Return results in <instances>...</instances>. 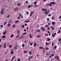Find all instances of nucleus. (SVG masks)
Segmentation results:
<instances>
[{
  "mask_svg": "<svg viewBox=\"0 0 61 61\" xmlns=\"http://www.w3.org/2000/svg\"><path fill=\"white\" fill-rule=\"evenodd\" d=\"M50 10H47V12L46 11L45 12V14H46V15H47L48 13H49Z\"/></svg>",
  "mask_w": 61,
  "mask_h": 61,
  "instance_id": "nucleus-1",
  "label": "nucleus"
},
{
  "mask_svg": "<svg viewBox=\"0 0 61 61\" xmlns=\"http://www.w3.org/2000/svg\"><path fill=\"white\" fill-rule=\"evenodd\" d=\"M50 4L51 5H55L56 4V2L55 1L51 2L50 3Z\"/></svg>",
  "mask_w": 61,
  "mask_h": 61,
  "instance_id": "nucleus-2",
  "label": "nucleus"
},
{
  "mask_svg": "<svg viewBox=\"0 0 61 61\" xmlns=\"http://www.w3.org/2000/svg\"><path fill=\"white\" fill-rule=\"evenodd\" d=\"M56 58L57 60H59V56H58L57 55L56 56H55L54 57L55 59H56Z\"/></svg>",
  "mask_w": 61,
  "mask_h": 61,
  "instance_id": "nucleus-3",
  "label": "nucleus"
},
{
  "mask_svg": "<svg viewBox=\"0 0 61 61\" xmlns=\"http://www.w3.org/2000/svg\"><path fill=\"white\" fill-rule=\"evenodd\" d=\"M35 12L34 11H31V12L30 15V17H31L32 15H33V13H34Z\"/></svg>",
  "mask_w": 61,
  "mask_h": 61,
  "instance_id": "nucleus-4",
  "label": "nucleus"
},
{
  "mask_svg": "<svg viewBox=\"0 0 61 61\" xmlns=\"http://www.w3.org/2000/svg\"><path fill=\"white\" fill-rule=\"evenodd\" d=\"M6 43H5L4 45L3 46V47L4 48H6Z\"/></svg>",
  "mask_w": 61,
  "mask_h": 61,
  "instance_id": "nucleus-5",
  "label": "nucleus"
},
{
  "mask_svg": "<svg viewBox=\"0 0 61 61\" xmlns=\"http://www.w3.org/2000/svg\"><path fill=\"white\" fill-rule=\"evenodd\" d=\"M13 49H11L10 50V51H11L10 53L11 54H14V52L13 51Z\"/></svg>",
  "mask_w": 61,
  "mask_h": 61,
  "instance_id": "nucleus-6",
  "label": "nucleus"
},
{
  "mask_svg": "<svg viewBox=\"0 0 61 61\" xmlns=\"http://www.w3.org/2000/svg\"><path fill=\"white\" fill-rule=\"evenodd\" d=\"M41 29H42V31H44L45 30V29L44 28H43V27H42L41 28Z\"/></svg>",
  "mask_w": 61,
  "mask_h": 61,
  "instance_id": "nucleus-7",
  "label": "nucleus"
},
{
  "mask_svg": "<svg viewBox=\"0 0 61 61\" xmlns=\"http://www.w3.org/2000/svg\"><path fill=\"white\" fill-rule=\"evenodd\" d=\"M24 36H22L19 37V39H22V38H24Z\"/></svg>",
  "mask_w": 61,
  "mask_h": 61,
  "instance_id": "nucleus-8",
  "label": "nucleus"
},
{
  "mask_svg": "<svg viewBox=\"0 0 61 61\" xmlns=\"http://www.w3.org/2000/svg\"><path fill=\"white\" fill-rule=\"evenodd\" d=\"M29 36L30 37V38H32V36H31V34H29Z\"/></svg>",
  "mask_w": 61,
  "mask_h": 61,
  "instance_id": "nucleus-9",
  "label": "nucleus"
},
{
  "mask_svg": "<svg viewBox=\"0 0 61 61\" xmlns=\"http://www.w3.org/2000/svg\"><path fill=\"white\" fill-rule=\"evenodd\" d=\"M18 9V7H17L16 8H15L14 10V11H15V10H17Z\"/></svg>",
  "mask_w": 61,
  "mask_h": 61,
  "instance_id": "nucleus-10",
  "label": "nucleus"
},
{
  "mask_svg": "<svg viewBox=\"0 0 61 61\" xmlns=\"http://www.w3.org/2000/svg\"><path fill=\"white\" fill-rule=\"evenodd\" d=\"M37 2V0H36L35 2H34V5H36Z\"/></svg>",
  "mask_w": 61,
  "mask_h": 61,
  "instance_id": "nucleus-11",
  "label": "nucleus"
},
{
  "mask_svg": "<svg viewBox=\"0 0 61 61\" xmlns=\"http://www.w3.org/2000/svg\"><path fill=\"white\" fill-rule=\"evenodd\" d=\"M50 40H51V39H50L49 38H47V41H50Z\"/></svg>",
  "mask_w": 61,
  "mask_h": 61,
  "instance_id": "nucleus-12",
  "label": "nucleus"
},
{
  "mask_svg": "<svg viewBox=\"0 0 61 61\" xmlns=\"http://www.w3.org/2000/svg\"><path fill=\"white\" fill-rule=\"evenodd\" d=\"M17 46L16 45L14 47V49H16L17 48L16 47H17Z\"/></svg>",
  "mask_w": 61,
  "mask_h": 61,
  "instance_id": "nucleus-13",
  "label": "nucleus"
},
{
  "mask_svg": "<svg viewBox=\"0 0 61 61\" xmlns=\"http://www.w3.org/2000/svg\"><path fill=\"white\" fill-rule=\"evenodd\" d=\"M6 37V36H3L1 37V38H5Z\"/></svg>",
  "mask_w": 61,
  "mask_h": 61,
  "instance_id": "nucleus-14",
  "label": "nucleus"
},
{
  "mask_svg": "<svg viewBox=\"0 0 61 61\" xmlns=\"http://www.w3.org/2000/svg\"><path fill=\"white\" fill-rule=\"evenodd\" d=\"M36 42H34V46L35 47L36 46Z\"/></svg>",
  "mask_w": 61,
  "mask_h": 61,
  "instance_id": "nucleus-15",
  "label": "nucleus"
},
{
  "mask_svg": "<svg viewBox=\"0 0 61 61\" xmlns=\"http://www.w3.org/2000/svg\"><path fill=\"white\" fill-rule=\"evenodd\" d=\"M33 6V5H29V6H28L27 7H28V8H29L30 7H31V6Z\"/></svg>",
  "mask_w": 61,
  "mask_h": 61,
  "instance_id": "nucleus-16",
  "label": "nucleus"
},
{
  "mask_svg": "<svg viewBox=\"0 0 61 61\" xmlns=\"http://www.w3.org/2000/svg\"><path fill=\"white\" fill-rule=\"evenodd\" d=\"M46 5H49L50 6H52V5L51 4H46Z\"/></svg>",
  "mask_w": 61,
  "mask_h": 61,
  "instance_id": "nucleus-17",
  "label": "nucleus"
},
{
  "mask_svg": "<svg viewBox=\"0 0 61 61\" xmlns=\"http://www.w3.org/2000/svg\"><path fill=\"white\" fill-rule=\"evenodd\" d=\"M12 27L13 28H15V25H12Z\"/></svg>",
  "mask_w": 61,
  "mask_h": 61,
  "instance_id": "nucleus-18",
  "label": "nucleus"
},
{
  "mask_svg": "<svg viewBox=\"0 0 61 61\" xmlns=\"http://www.w3.org/2000/svg\"><path fill=\"white\" fill-rule=\"evenodd\" d=\"M39 49H43L44 47H42V46L39 47Z\"/></svg>",
  "mask_w": 61,
  "mask_h": 61,
  "instance_id": "nucleus-19",
  "label": "nucleus"
},
{
  "mask_svg": "<svg viewBox=\"0 0 61 61\" xmlns=\"http://www.w3.org/2000/svg\"><path fill=\"white\" fill-rule=\"evenodd\" d=\"M19 21L15 20V23H19Z\"/></svg>",
  "mask_w": 61,
  "mask_h": 61,
  "instance_id": "nucleus-20",
  "label": "nucleus"
},
{
  "mask_svg": "<svg viewBox=\"0 0 61 61\" xmlns=\"http://www.w3.org/2000/svg\"><path fill=\"white\" fill-rule=\"evenodd\" d=\"M36 31L37 32H40V30H37Z\"/></svg>",
  "mask_w": 61,
  "mask_h": 61,
  "instance_id": "nucleus-21",
  "label": "nucleus"
},
{
  "mask_svg": "<svg viewBox=\"0 0 61 61\" xmlns=\"http://www.w3.org/2000/svg\"><path fill=\"white\" fill-rule=\"evenodd\" d=\"M55 35H54V33H52V37H55Z\"/></svg>",
  "mask_w": 61,
  "mask_h": 61,
  "instance_id": "nucleus-22",
  "label": "nucleus"
},
{
  "mask_svg": "<svg viewBox=\"0 0 61 61\" xmlns=\"http://www.w3.org/2000/svg\"><path fill=\"white\" fill-rule=\"evenodd\" d=\"M47 20L48 21V22L50 20V19L49 18H47Z\"/></svg>",
  "mask_w": 61,
  "mask_h": 61,
  "instance_id": "nucleus-23",
  "label": "nucleus"
},
{
  "mask_svg": "<svg viewBox=\"0 0 61 61\" xmlns=\"http://www.w3.org/2000/svg\"><path fill=\"white\" fill-rule=\"evenodd\" d=\"M37 38H40V36L39 35H38L37 36Z\"/></svg>",
  "mask_w": 61,
  "mask_h": 61,
  "instance_id": "nucleus-24",
  "label": "nucleus"
},
{
  "mask_svg": "<svg viewBox=\"0 0 61 61\" xmlns=\"http://www.w3.org/2000/svg\"><path fill=\"white\" fill-rule=\"evenodd\" d=\"M29 53L30 55H32V53H31V52L30 51H29Z\"/></svg>",
  "mask_w": 61,
  "mask_h": 61,
  "instance_id": "nucleus-25",
  "label": "nucleus"
},
{
  "mask_svg": "<svg viewBox=\"0 0 61 61\" xmlns=\"http://www.w3.org/2000/svg\"><path fill=\"white\" fill-rule=\"evenodd\" d=\"M14 36V35H13V34L12 35H11V37L12 38V37H13Z\"/></svg>",
  "mask_w": 61,
  "mask_h": 61,
  "instance_id": "nucleus-26",
  "label": "nucleus"
},
{
  "mask_svg": "<svg viewBox=\"0 0 61 61\" xmlns=\"http://www.w3.org/2000/svg\"><path fill=\"white\" fill-rule=\"evenodd\" d=\"M7 23V22H5L4 23V26H5V25H6V24Z\"/></svg>",
  "mask_w": 61,
  "mask_h": 61,
  "instance_id": "nucleus-27",
  "label": "nucleus"
},
{
  "mask_svg": "<svg viewBox=\"0 0 61 61\" xmlns=\"http://www.w3.org/2000/svg\"><path fill=\"white\" fill-rule=\"evenodd\" d=\"M4 13V11H2V12H1L0 13L2 14V15L3 14V13Z\"/></svg>",
  "mask_w": 61,
  "mask_h": 61,
  "instance_id": "nucleus-28",
  "label": "nucleus"
},
{
  "mask_svg": "<svg viewBox=\"0 0 61 61\" xmlns=\"http://www.w3.org/2000/svg\"><path fill=\"white\" fill-rule=\"evenodd\" d=\"M0 28H3V25H0Z\"/></svg>",
  "mask_w": 61,
  "mask_h": 61,
  "instance_id": "nucleus-29",
  "label": "nucleus"
},
{
  "mask_svg": "<svg viewBox=\"0 0 61 61\" xmlns=\"http://www.w3.org/2000/svg\"><path fill=\"white\" fill-rule=\"evenodd\" d=\"M19 16H20V17H21V16H22V15H21V14L20 13L19 14Z\"/></svg>",
  "mask_w": 61,
  "mask_h": 61,
  "instance_id": "nucleus-30",
  "label": "nucleus"
},
{
  "mask_svg": "<svg viewBox=\"0 0 61 61\" xmlns=\"http://www.w3.org/2000/svg\"><path fill=\"white\" fill-rule=\"evenodd\" d=\"M51 29H52V30H54V29H55V28H54V27H51Z\"/></svg>",
  "mask_w": 61,
  "mask_h": 61,
  "instance_id": "nucleus-31",
  "label": "nucleus"
},
{
  "mask_svg": "<svg viewBox=\"0 0 61 61\" xmlns=\"http://www.w3.org/2000/svg\"><path fill=\"white\" fill-rule=\"evenodd\" d=\"M21 60L20 58H19L18 59L17 61H20Z\"/></svg>",
  "mask_w": 61,
  "mask_h": 61,
  "instance_id": "nucleus-32",
  "label": "nucleus"
},
{
  "mask_svg": "<svg viewBox=\"0 0 61 61\" xmlns=\"http://www.w3.org/2000/svg\"><path fill=\"white\" fill-rule=\"evenodd\" d=\"M45 45H48V43H47V42H46L45 43Z\"/></svg>",
  "mask_w": 61,
  "mask_h": 61,
  "instance_id": "nucleus-33",
  "label": "nucleus"
},
{
  "mask_svg": "<svg viewBox=\"0 0 61 61\" xmlns=\"http://www.w3.org/2000/svg\"><path fill=\"white\" fill-rule=\"evenodd\" d=\"M60 32H61V31H60V30H58V33H60Z\"/></svg>",
  "mask_w": 61,
  "mask_h": 61,
  "instance_id": "nucleus-34",
  "label": "nucleus"
},
{
  "mask_svg": "<svg viewBox=\"0 0 61 61\" xmlns=\"http://www.w3.org/2000/svg\"><path fill=\"white\" fill-rule=\"evenodd\" d=\"M33 58V56H31V57H30L29 58V59H30V58Z\"/></svg>",
  "mask_w": 61,
  "mask_h": 61,
  "instance_id": "nucleus-35",
  "label": "nucleus"
},
{
  "mask_svg": "<svg viewBox=\"0 0 61 61\" xmlns=\"http://www.w3.org/2000/svg\"><path fill=\"white\" fill-rule=\"evenodd\" d=\"M20 5V3H19L18 4H17L18 6H19Z\"/></svg>",
  "mask_w": 61,
  "mask_h": 61,
  "instance_id": "nucleus-36",
  "label": "nucleus"
},
{
  "mask_svg": "<svg viewBox=\"0 0 61 61\" xmlns=\"http://www.w3.org/2000/svg\"><path fill=\"white\" fill-rule=\"evenodd\" d=\"M22 47H24L25 45H24V44H22Z\"/></svg>",
  "mask_w": 61,
  "mask_h": 61,
  "instance_id": "nucleus-37",
  "label": "nucleus"
},
{
  "mask_svg": "<svg viewBox=\"0 0 61 61\" xmlns=\"http://www.w3.org/2000/svg\"><path fill=\"white\" fill-rule=\"evenodd\" d=\"M45 36H48V34H45Z\"/></svg>",
  "mask_w": 61,
  "mask_h": 61,
  "instance_id": "nucleus-38",
  "label": "nucleus"
},
{
  "mask_svg": "<svg viewBox=\"0 0 61 61\" xmlns=\"http://www.w3.org/2000/svg\"><path fill=\"white\" fill-rule=\"evenodd\" d=\"M41 10L42 11H44V9L43 8H42L41 9Z\"/></svg>",
  "mask_w": 61,
  "mask_h": 61,
  "instance_id": "nucleus-39",
  "label": "nucleus"
},
{
  "mask_svg": "<svg viewBox=\"0 0 61 61\" xmlns=\"http://www.w3.org/2000/svg\"><path fill=\"white\" fill-rule=\"evenodd\" d=\"M17 33L18 34H20V31H17Z\"/></svg>",
  "mask_w": 61,
  "mask_h": 61,
  "instance_id": "nucleus-40",
  "label": "nucleus"
},
{
  "mask_svg": "<svg viewBox=\"0 0 61 61\" xmlns=\"http://www.w3.org/2000/svg\"><path fill=\"white\" fill-rule=\"evenodd\" d=\"M56 47H57V46H55L54 47V48L55 49H56Z\"/></svg>",
  "mask_w": 61,
  "mask_h": 61,
  "instance_id": "nucleus-41",
  "label": "nucleus"
},
{
  "mask_svg": "<svg viewBox=\"0 0 61 61\" xmlns=\"http://www.w3.org/2000/svg\"><path fill=\"white\" fill-rule=\"evenodd\" d=\"M19 35H18L16 37V38H18V37H19Z\"/></svg>",
  "mask_w": 61,
  "mask_h": 61,
  "instance_id": "nucleus-42",
  "label": "nucleus"
},
{
  "mask_svg": "<svg viewBox=\"0 0 61 61\" xmlns=\"http://www.w3.org/2000/svg\"><path fill=\"white\" fill-rule=\"evenodd\" d=\"M52 25H54L55 24V22H52Z\"/></svg>",
  "mask_w": 61,
  "mask_h": 61,
  "instance_id": "nucleus-43",
  "label": "nucleus"
},
{
  "mask_svg": "<svg viewBox=\"0 0 61 61\" xmlns=\"http://www.w3.org/2000/svg\"><path fill=\"white\" fill-rule=\"evenodd\" d=\"M38 6V5H34V7H37V6Z\"/></svg>",
  "mask_w": 61,
  "mask_h": 61,
  "instance_id": "nucleus-44",
  "label": "nucleus"
},
{
  "mask_svg": "<svg viewBox=\"0 0 61 61\" xmlns=\"http://www.w3.org/2000/svg\"><path fill=\"white\" fill-rule=\"evenodd\" d=\"M21 27H23V28H24V27H25V25H23L21 26Z\"/></svg>",
  "mask_w": 61,
  "mask_h": 61,
  "instance_id": "nucleus-45",
  "label": "nucleus"
},
{
  "mask_svg": "<svg viewBox=\"0 0 61 61\" xmlns=\"http://www.w3.org/2000/svg\"><path fill=\"white\" fill-rule=\"evenodd\" d=\"M46 50H49V49L47 47L46 48Z\"/></svg>",
  "mask_w": 61,
  "mask_h": 61,
  "instance_id": "nucleus-46",
  "label": "nucleus"
},
{
  "mask_svg": "<svg viewBox=\"0 0 61 61\" xmlns=\"http://www.w3.org/2000/svg\"><path fill=\"white\" fill-rule=\"evenodd\" d=\"M48 16H51V15L49 14L48 15Z\"/></svg>",
  "mask_w": 61,
  "mask_h": 61,
  "instance_id": "nucleus-47",
  "label": "nucleus"
},
{
  "mask_svg": "<svg viewBox=\"0 0 61 61\" xmlns=\"http://www.w3.org/2000/svg\"><path fill=\"white\" fill-rule=\"evenodd\" d=\"M48 26V25H46L45 26V27H47Z\"/></svg>",
  "mask_w": 61,
  "mask_h": 61,
  "instance_id": "nucleus-48",
  "label": "nucleus"
},
{
  "mask_svg": "<svg viewBox=\"0 0 61 61\" xmlns=\"http://www.w3.org/2000/svg\"><path fill=\"white\" fill-rule=\"evenodd\" d=\"M32 45H33V43H30V46H32Z\"/></svg>",
  "mask_w": 61,
  "mask_h": 61,
  "instance_id": "nucleus-49",
  "label": "nucleus"
},
{
  "mask_svg": "<svg viewBox=\"0 0 61 61\" xmlns=\"http://www.w3.org/2000/svg\"><path fill=\"white\" fill-rule=\"evenodd\" d=\"M61 40V38H60L58 40V41L59 42Z\"/></svg>",
  "mask_w": 61,
  "mask_h": 61,
  "instance_id": "nucleus-50",
  "label": "nucleus"
},
{
  "mask_svg": "<svg viewBox=\"0 0 61 61\" xmlns=\"http://www.w3.org/2000/svg\"><path fill=\"white\" fill-rule=\"evenodd\" d=\"M3 35H5V32H4L3 33Z\"/></svg>",
  "mask_w": 61,
  "mask_h": 61,
  "instance_id": "nucleus-51",
  "label": "nucleus"
},
{
  "mask_svg": "<svg viewBox=\"0 0 61 61\" xmlns=\"http://www.w3.org/2000/svg\"><path fill=\"white\" fill-rule=\"evenodd\" d=\"M8 26H9V27L10 26V24H8Z\"/></svg>",
  "mask_w": 61,
  "mask_h": 61,
  "instance_id": "nucleus-52",
  "label": "nucleus"
},
{
  "mask_svg": "<svg viewBox=\"0 0 61 61\" xmlns=\"http://www.w3.org/2000/svg\"><path fill=\"white\" fill-rule=\"evenodd\" d=\"M26 4H28V1H26Z\"/></svg>",
  "mask_w": 61,
  "mask_h": 61,
  "instance_id": "nucleus-53",
  "label": "nucleus"
},
{
  "mask_svg": "<svg viewBox=\"0 0 61 61\" xmlns=\"http://www.w3.org/2000/svg\"><path fill=\"white\" fill-rule=\"evenodd\" d=\"M46 55H47V56H48V55H49V54L48 53H46Z\"/></svg>",
  "mask_w": 61,
  "mask_h": 61,
  "instance_id": "nucleus-54",
  "label": "nucleus"
},
{
  "mask_svg": "<svg viewBox=\"0 0 61 61\" xmlns=\"http://www.w3.org/2000/svg\"><path fill=\"white\" fill-rule=\"evenodd\" d=\"M59 19H60V18H61V16L59 17Z\"/></svg>",
  "mask_w": 61,
  "mask_h": 61,
  "instance_id": "nucleus-55",
  "label": "nucleus"
},
{
  "mask_svg": "<svg viewBox=\"0 0 61 61\" xmlns=\"http://www.w3.org/2000/svg\"><path fill=\"white\" fill-rule=\"evenodd\" d=\"M25 26H26V25H27V24H25Z\"/></svg>",
  "mask_w": 61,
  "mask_h": 61,
  "instance_id": "nucleus-56",
  "label": "nucleus"
},
{
  "mask_svg": "<svg viewBox=\"0 0 61 61\" xmlns=\"http://www.w3.org/2000/svg\"><path fill=\"white\" fill-rule=\"evenodd\" d=\"M26 14L27 15H28V11H26Z\"/></svg>",
  "mask_w": 61,
  "mask_h": 61,
  "instance_id": "nucleus-57",
  "label": "nucleus"
},
{
  "mask_svg": "<svg viewBox=\"0 0 61 61\" xmlns=\"http://www.w3.org/2000/svg\"><path fill=\"white\" fill-rule=\"evenodd\" d=\"M47 9H44V11H46Z\"/></svg>",
  "mask_w": 61,
  "mask_h": 61,
  "instance_id": "nucleus-58",
  "label": "nucleus"
},
{
  "mask_svg": "<svg viewBox=\"0 0 61 61\" xmlns=\"http://www.w3.org/2000/svg\"><path fill=\"white\" fill-rule=\"evenodd\" d=\"M47 33H49V34H50V32H49V31H48L47 32Z\"/></svg>",
  "mask_w": 61,
  "mask_h": 61,
  "instance_id": "nucleus-59",
  "label": "nucleus"
},
{
  "mask_svg": "<svg viewBox=\"0 0 61 61\" xmlns=\"http://www.w3.org/2000/svg\"><path fill=\"white\" fill-rule=\"evenodd\" d=\"M52 46H54V44H53V42H52Z\"/></svg>",
  "mask_w": 61,
  "mask_h": 61,
  "instance_id": "nucleus-60",
  "label": "nucleus"
},
{
  "mask_svg": "<svg viewBox=\"0 0 61 61\" xmlns=\"http://www.w3.org/2000/svg\"><path fill=\"white\" fill-rule=\"evenodd\" d=\"M24 32H26V30H25V29H24Z\"/></svg>",
  "mask_w": 61,
  "mask_h": 61,
  "instance_id": "nucleus-61",
  "label": "nucleus"
},
{
  "mask_svg": "<svg viewBox=\"0 0 61 61\" xmlns=\"http://www.w3.org/2000/svg\"><path fill=\"white\" fill-rule=\"evenodd\" d=\"M12 47V46L11 45H10L9 46V48H10V47Z\"/></svg>",
  "mask_w": 61,
  "mask_h": 61,
  "instance_id": "nucleus-62",
  "label": "nucleus"
},
{
  "mask_svg": "<svg viewBox=\"0 0 61 61\" xmlns=\"http://www.w3.org/2000/svg\"><path fill=\"white\" fill-rule=\"evenodd\" d=\"M10 16V15H8L7 16V18H8V17H9Z\"/></svg>",
  "mask_w": 61,
  "mask_h": 61,
  "instance_id": "nucleus-63",
  "label": "nucleus"
},
{
  "mask_svg": "<svg viewBox=\"0 0 61 61\" xmlns=\"http://www.w3.org/2000/svg\"><path fill=\"white\" fill-rule=\"evenodd\" d=\"M26 32H24V35H25L26 34Z\"/></svg>",
  "mask_w": 61,
  "mask_h": 61,
  "instance_id": "nucleus-64",
  "label": "nucleus"
}]
</instances>
